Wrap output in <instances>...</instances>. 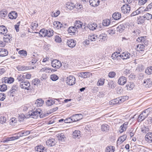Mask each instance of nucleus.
I'll use <instances>...</instances> for the list:
<instances>
[{
	"label": "nucleus",
	"instance_id": "obj_1",
	"mask_svg": "<svg viewBox=\"0 0 152 152\" xmlns=\"http://www.w3.org/2000/svg\"><path fill=\"white\" fill-rule=\"evenodd\" d=\"M127 98V97L126 96L120 97L110 101L109 104L110 105H115L117 104H120L124 102Z\"/></svg>",
	"mask_w": 152,
	"mask_h": 152
},
{
	"label": "nucleus",
	"instance_id": "obj_2",
	"mask_svg": "<svg viewBox=\"0 0 152 152\" xmlns=\"http://www.w3.org/2000/svg\"><path fill=\"white\" fill-rule=\"evenodd\" d=\"M41 110L40 109L38 108L35 110H33V111L29 113L30 116L33 118H37V117L39 115L40 117H41Z\"/></svg>",
	"mask_w": 152,
	"mask_h": 152
},
{
	"label": "nucleus",
	"instance_id": "obj_3",
	"mask_svg": "<svg viewBox=\"0 0 152 152\" xmlns=\"http://www.w3.org/2000/svg\"><path fill=\"white\" fill-rule=\"evenodd\" d=\"M149 113V108L143 111L138 117V121L140 122L144 120L148 116Z\"/></svg>",
	"mask_w": 152,
	"mask_h": 152
},
{
	"label": "nucleus",
	"instance_id": "obj_4",
	"mask_svg": "<svg viewBox=\"0 0 152 152\" xmlns=\"http://www.w3.org/2000/svg\"><path fill=\"white\" fill-rule=\"evenodd\" d=\"M30 85V83L28 81L21 82L20 84V86L21 88L27 90L31 89Z\"/></svg>",
	"mask_w": 152,
	"mask_h": 152
},
{
	"label": "nucleus",
	"instance_id": "obj_5",
	"mask_svg": "<svg viewBox=\"0 0 152 152\" xmlns=\"http://www.w3.org/2000/svg\"><path fill=\"white\" fill-rule=\"evenodd\" d=\"M66 83L68 85L72 86L75 83V78L73 76H69L67 78Z\"/></svg>",
	"mask_w": 152,
	"mask_h": 152
},
{
	"label": "nucleus",
	"instance_id": "obj_6",
	"mask_svg": "<svg viewBox=\"0 0 152 152\" xmlns=\"http://www.w3.org/2000/svg\"><path fill=\"white\" fill-rule=\"evenodd\" d=\"M51 65L53 68L55 69H58L61 66L62 64L60 61L55 59L52 61Z\"/></svg>",
	"mask_w": 152,
	"mask_h": 152
},
{
	"label": "nucleus",
	"instance_id": "obj_7",
	"mask_svg": "<svg viewBox=\"0 0 152 152\" xmlns=\"http://www.w3.org/2000/svg\"><path fill=\"white\" fill-rule=\"evenodd\" d=\"M121 9L122 12L125 14L129 13L130 10L131 8L129 5L126 4L123 5Z\"/></svg>",
	"mask_w": 152,
	"mask_h": 152
},
{
	"label": "nucleus",
	"instance_id": "obj_8",
	"mask_svg": "<svg viewBox=\"0 0 152 152\" xmlns=\"http://www.w3.org/2000/svg\"><path fill=\"white\" fill-rule=\"evenodd\" d=\"M53 24L54 27L57 29L62 27L65 28L66 26V24L61 23L60 22L58 21H55L54 22Z\"/></svg>",
	"mask_w": 152,
	"mask_h": 152
},
{
	"label": "nucleus",
	"instance_id": "obj_9",
	"mask_svg": "<svg viewBox=\"0 0 152 152\" xmlns=\"http://www.w3.org/2000/svg\"><path fill=\"white\" fill-rule=\"evenodd\" d=\"M82 118L83 115L81 114H76L71 116V118L73 122L78 121Z\"/></svg>",
	"mask_w": 152,
	"mask_h": 152
},
{
	"label": "nucleus",
	"instance_id": "obj_10",
	"mask_svg": "<svg viewBox=\"0 0 152 152\" xmlns=\"http://www.w3.org/2000/svg\"><path fill=\"white\" fill-rule=\"evenodd\" d=\"M66 44L69 47L72 48L75 46L76 41L72 39H70L67 40Z\"/></svg>",
	"mask_w": 152,
	"mask_h": 152
},
{
	"label": "nucleus",
	"instance_id": "obj_11",
	"mask_svg": "<svg viewBox=\"0 0 152 152\" xmlns=\"http://www.w3.org/2000/svg\"><path fill=\"white\" fill-rule=\"evenodd\" d=\"M56 143V141L53 138L49 139L46 142L47 145L49 147H52Z\"/></svg>",
	"mask_w": 152,
	"mask_h": 152
},
{
	"label": "nucleus",
	"instance_id": "obj_12",
	"mask_svg": "<svg viewBox=\"0 0 152 152\" xmlns=\"http://www.w3.org/2000/svg\"><path fill=\"white\" fill-rule=\"evenodd\" d=\"M128 122H126L120 126L119 131L120 133H121L126 130L128 127Z\"/></svg>",
	"mask_w": 152,
	"mask_h": 152
},
{
	"label": "nucleus",
	"instance_id": "obj_13",
	"mask_svg": "<svg viewBox=\"0 0 152 152\" xmlns=\"http://www.w3.org/2000/svg\"><path fill=\"white\" fill-rule=\"evenodd\" d=\"M128 122H126L120 126L119 131L120 133H121L126 130L128 127Z\"/></svg>",
	"mask_w": 152,
	"mask_h": 152
},
{
	"label": "nucleus",
	"instance_id": "obj_14",
	"mask_svg": "<svg viewBox=\"0 0 152 152\" xmlns=\"http://www.w3.org/2000/svg\"><path fill=\"white\" fill-rule=\"evenodd\" d=\"M143 86L146 88L150 87L152 85V81L150 78L144 80L143 83Z\"/></svg>",
	"mask_w": 152,
	"mask_h": 152
},
{
	"label": "nucleus",
	"instance_id": "obj_15",
	"mask_svg": "<svg viewBox=\"0 0 152 152\" xmlns=\"http://www.w3.org/2000/svg\"><path fill=\"white\" fill-rule=\"evenodd\" d=\"M126 78L124 76H121L118 79V83L119 85H123L126 83Z\"/></svg>",
	"mask_w": 152,
	"mask_h": 152
},
{
	"label": "nucleus",
	"instance_id": "obj_16",
	"mask_svg": "<svg viewBox=\"0 0 152 152\" xmlns=\"http://www.w3.org/2000/svg\"><path fill=\"white\" fill-rule=\"evenodd\" d=\"M145 140L148 142H152V133L148 132L145 136Z\"/></svg>",
	"mask_w": 152,
	"mask_h": 152
},
{
	"label": "nucleus",
	"instance_id": "obj_17",
	"mask_svg": "<svg viewBox=\"0 0 152 152\" xmlns=\"http://www.w3.org/2000/svg\"><path fill=\"white\" fill-rule=\"evenodd\" d=\"M90 5L93 7H97L99 4L100 1L99 0H89Z\"/></svg>",
	"mask_w": 152,
	"mask_h": 152
},
{
	"label": "nucleus",
	"instance_id": "obj_18",
	"mask_svg": "<svg viewBox=\"0 0 152 152\" xmlns=\"http://www.w3.org/2000/svg\"><path fill=\"white\" fill-rule=\"evenodd\" d=\"M130 55V54L128 52H124L121 54V58L123 59H126L129 58Z\"/></svg>",
	"mask_w": 152,
	"mask_h": 152
},
{
	"label": "nucleus",
	"instance_id": "obj_19",
	"mask_svg": "<svg viewBox=\"0 0 152 152\" xmlns=\"http://www.w3.org/2000/svg\"><path fill=\"white\" fill-rule=\"evenodd\" d=\"M91 75V74L88 72H82L80 73V76L85 78L90 77Z\"/></svg>",
	"mask_w": 152,
	"mask_h": 152
},
{
	"label": "nucleus",
	"instance_id": "obj_20",
	"mask_svg": "<svg viewBox=\"0 0 152 152\" xmlns=\"http://www.w3.org/2000/svg\"><path fill=\"white\" fill-rule=\"evenodd\" d=\"M127 135L126 134L124 135L119 137L117 141V143L121 144L124 142L126 139Z\"/></svg>",
	"mask_w": 152,
	"mask_h": 152
},
{
	"label": "nucleus",
	"instance_id": "obj_21",
	"mask_svg": "<svg viewBox=\"0 0 152 152\" xmlns=\"http://www.w3.org/2000/svg\"><path fill=\"white\" fill-rule=\"evenodd\" d=\"M45 147L41 145H39L35 147V152H43Z\"/></svg>",
	"mask_w": 152,
	"mask_h": 152
},
{
	"label": "nucleus",
	"instance_id": "obj_22",
	"mask_svg": "<svg viewBox=\"0 0 152 152\" xmlns=\"http://www.w3.org/2000/svg\"><path fill=\"white\" fill-rule=\"evenodd\" d=\"M120 54L119 53L115 52L112 54L111 57L114 60L116 59L118 60H119V59L120 60V58H121V54Z\"/></svg>",
	"mask_w": 152,
	"mask_h": 152
},
{
	"label": "nucleus",
	"instance_id": "obj_23",
	"mask_svg": "<svg viewBox=\"0 0 152 152\" xmlns=\"http://www.w3.org/2000/svg\"><path fill=\"white\" fill-rule=\"evenodd\" d=\"M83 25V23L80 20H76L74 23V26L77 29L81 28Z\"/></svg>",
	"mask_w": 152,
	"mask_h": 152
},
{
	"label": "nucleus",
	"instance_id": "obj_24",
	"mask_svg": "<svg viewBox=\"0 0 152 152\" xmlns=\"http://www.w3.org/2000/svg\"><path fill=\"white\" fill-rule=\"evenodd\" d=\"M8 54V52L6 49H0V56H5Z\"/></svg>",
	"mask_w": 152,
	"mask_h": 152
},
{
	"label": "nucleus",
	"instance_id": "obj_25",
	"mask_svg": "<svg viewBox=\"0 0 152 152\" xmlns=\"http://www.w3.org/2000/svg\"><path fill=\"white\" fill-rule=\"evenodd\" d=\"M97 26V24L95 23L89 24L87 26V27L91 30H94L96 29Z\"/></svg>",
	"mask_w": 152,
	"mask_h": 152
},
{
	"label": "nucleus",
	"instance_id": "obj_26",
	"mask_svg": "<svg viewBox=\"0 0 152 152\" xmlns=\"http://www.w3.org/2000/svg\"><path fill=\"white\" fill-rule=\"evenodd\" d=\"M7 30L6 28L4 26H0V34L5 35L7 32Z\"/></svg>",
	"mask_w": 152,
	"mask_h": 152
},
{
	"label": "nucleus",
	"instance_id": "obj_27",
	"mask_svg": "<svg viewBox=\"0 0 152 152\" xmlns=\"http://www.w3.org/2000/svg\"><path fill=\"white\" fill-rule=\"evenodd\" d=\"M9 18L11 19H15L17 17V14L15 12H10L8 15Z\"/></svg>",
	"mask_w": 152,
	"mask_h": 152
},
{
	"label": "nucleus",
	"instance_id": "obj_28",
	"mask_svg": "<svg viewBox=\"0 0 152 152\" xmlns=\"http://www.w3.org/2000/svg\"><path fill=\"white\" fill-rule=\"evenodd\" d=\"M58 140L61 142H64L66 139V137L64 134L63 133L58 134Z\"/></svg>",
	"mask_w": 152,
	"mask_h": 152
},
{
	"label": "nucleus",
	"instance_id": "obj_29",
	"mask_svg": "<svg viewBox=\"0 0 152 152\" xmlns=\"http://www.w3.org/2000/svg\"><path fill=\"white\" fill-rule=\"evenodd\" d=\"M112 16L115 20H117L121 18V15L119 12H115L113 14Z\"/></svg>",
	"mask_w": 152,
	"mask_h": 152
},
{
	"label": "nucleus",
	"instance_id": "obj_30",
	"mask_svg": "<svg viewBox=\"0 0 152 152\" xmlns=\"http://www.w3.org/2000/svg\"><path fill=\"white\" fill-rule=\"evenodd\" d=\"M107 35L105 34H102L99 35L98 38L99 41H104L106 39Z\"/></svg>",
	"mask_w": 152,
	"mask_h": 152
},
{
	"label": "nucleus",
	"instance_id": "obj_31",
	"mask_svg": "<svg viewBox=\"0 0 152 152\" xmlns=\"http://www.w3.org/2000/svg\"><path fill=\"white\" fill-rule=\"evenodd\" d=\"M73 138H79L80 137V131L79 130H75L72 134Z\"/></svg>",
	"mask_w": 152,
	"mask_h": 152
},
{
	"label": "nucleus",
	"instance_id": "obj_32",
	"mask_svg": "<svg viewBox=\"0 0 152 152\" xmlns=\"http://www.w3.org/2000/svg\"><path fill=\"white\" fill-rule=\"evenodd\" d=\"M146 37L145 36L140 37L137 39V40L138 42L144 43L145 45H147V44H145V43L147 41V40H146Z\"/></svg>",
	"mask_w": 152,
	"mask_h": 152
},
{
	"label": "nucleus",
	"instance_id": "obj_33",
	"mask_svg": "<svg viewBox=\"0 0 152 152\" xmlns=\"http://www.w3.org/2000/svg\"><path fill=\"white\" fill-rule=\"evenodd\" d=\"M66 7L70 10H72L75 7L74 4L72 2H67L66 3Z\"/></svg>",
	"mask_w": 152,
	"mask_h": 152
},
{
	"label": "nucleus",
	"instance_id": "obj_34",
	"mask_svg": "<svg viewBox=\"0 0 152 152\" xmlns=\"http://www.w3.org/2000/svg\"><path fill=\"white\" fill-rule=\"evenodd\" d=\"M105 80V79L103 78L99 79L97 83V85L98 86H103Z\"/></svg>",
	"mask_w": 152,
	"mask_h": 152
},
{
	"label": "nucleus",
	"instance_id": "obj_35",
	"mask_svg": "<svg viewBox=\"0 0 152 152\" xmlns=\"http://www.w3.org/2000/svg\"><path fill=\"white\" fill-rule=\"evenodd\" d=\"M115 149V147L112 146H107L106 148L105 152H114Z\"/></svg>",
	"mask_w": 152,
	"mask_h": 152
},
{
	"label": "nucleus",
	"instance_id": "obj_36",
	"mask_svg": "<svg viewBox=\"0 0 152 152\" xmlns=\"http://www.w3.org/2000/svg\"><path fill=\"white\" fill-rule=\"evenodd\" d=\"M77 29L74 26H71L69 27L68 30V31L69 33H73V34L76 32Z\"/></svg>",
	"mask_w": 152,
	"mask_h": 152
},
{
	"label": "nucleus",
	"instance_id": "obj_37",
	"mask_svg": "<svg viewBox=\"0 0 152 152\" xmlns=\"http://www.w3.org/2000/svg\"><path fill=\"white\" fill-rule=\"evenodd\" d=\"M47 30L45 29H42L39 33V35L42 37H45L46 36Z\"/></svg>",
	"mask_w": 152,
	"mask_h": 152
},
{
	"label": "nucleus",
	"instance_id": "obj_38",
	"mask_svg": "<svg viewBox=\"0 0 152 152\" xmlns=\"http://www.w3.org/2000/svg\"><path fill=\"white\" fill-rule=\"evenodd\" d=\"M98 36L95 34H93L91 35H89L88 36V39L89 41L92 42L95 41L97 39Z\"/></svg>",
	"mask_w": 152,
	"mask_h": 152
},
{
	"label": "nucleus",
	"instance_id": "obj_39",
	"mask_svg": "<svg viewBox=\"0 0 152 152\" xmlns=\"http://www.w3.org/2000/svg\"><path fill=\"white\" fill-rule=\"evenodd\" d=\"M17 69L18 71H21L27 70L28 69V68L27 66L20 65L17 67Z\"/></svg>",
	"mask_w": 152,
	"mask_h": 152
},
{
	"label": "nucleus",
	"instance_id": "obj_40",
	"mask_svg": "<svg viewBox=\"0 0 152 152\" xmlns=\"http://www.w3.org/2000/svg\"><path fill=\"white\" fill-rule=\"evenodd\" d=\"M136 49L139 51H143L144 49V46L143 44H139L137 45Z\"/></svg>",
	"mask_w": 152,
	"mask_h": 152
},
{
	"label": "nucleus",
	"instance_id": "obj_41",
	"mask_svg": "<svg viewBox=\"0 0 152 152\" xmlns=\"http://www.w3.org/2000/svg\"><path fill=\"white\" fill-rule=\"evenodd\" d=\"M18 139H19V137L17 136L7 137L5 140L3 141V142H5L8 141L14 140Z\"/></svg>",
	"mask_w": 152,
	"mask_h": 152
},
{
	"label": "nucleus",
	"instance_id": "obj_42",
	"mask_svg": "<svg viewBox=\"0 0 152 152\" xmlns=\"http://www.w3.org/2000/svg\"><path fill=\"white\" fill-rule=\"evenodd\" d=\"M109 126L107 124H103L101 126V129L102 131L106 132L109 130Z\"/></svg>",
	"mask_w": 152,
	"mask_h": 152
},
{
	"label": "nucleus",
	"instance_id": "obj_43",
	"mask_svg": "<svg viewBox=\"0 0 152 152\" xmlns=\"http://www.w3.org/2000/svg\"><path fill=\"white\" fill-rule=\"evenodd\" d=\"M134 86V85L133 83H129L126 86V87L128 90H132Z\"/></svg>",
	"mask_w": 152,
	"mask_h": 152
},
{
	"label": "nucleus",
	"instance_id": "obj_44",
	"mask_svg": "<svg viewBox=\"0 0 152 152\" xmlns=\"http://www.w3.org/2000/svg\"><path fill=\"white\" fill-rule=\"evenodd\" d=\"M19 90V88L18 86L16 85H13L12 87L11 90L10 92L11 94L12 93L15 91H18Z\"/></svg>",
	"mask_w": 152,
	"mask_h": 152
},
{
	"label": "nucleus",
	"instance_id": "obj_45",
	"mask_svg": "<svg viewBox=\"0 0 152 152\" xmlns=\"http://www.w3.org/2000/svg\"><path fill=\"white\" fill-rule=\"evenodd\" d=\"M125 26L123 24L118 26L117 28V30L118 31L122 32L125 29Z\"/></svg>",
	"mask_w": 152,
	"mask_h": 152
},
{
	"label": "nucleus",
	"instance_id": "obj_46",
	"mask_svg": "<svg viewBox=\"0 0 152 152\" xmlns=\"http://www.w3.org/2000/svg\"><path fill=\"white\" fill-rule=\"evenodd\" d=\"M44 103V101L41 99H38L35 102V104H37L38 106H42Z\"/></svg>",
	"mask_w": 152,
	"mask_h": 152
},
{
	"label": "nucleus",
	"instance_id": "obj_47",
	"mask_svg": "<svg viewBox=\"0 0 152 152\" xmlns=\"http://www.w3.org/2000/svg\"><path fill=\"white\" fill-rule=\"evenodd\" d=\"M38 60V58L37 56H35L34 55H33L32 57L31 64L32 65H34Z\"/></svg>",
	"mask_w": 152,
	"mask_h": 152
},
{
	"label": "nucleus",
	"instance_id": "obj_48",
	"mask_svg": "<svg viewBox=\"0 0 152 152\" xmlns=\"http://www.w3.org/2000/svg\"><path fill=\"white\" fill-rule=\"evenodd\" d=\"M143 17L145 19L149 20L152 18V15L149 13H146L144 15Z\"/></svg>",
	"mask_w": 152,
	"mask_h": 152
},
{
	"label": "nucleus",
	"instance_id": "obj_49",
	"mask_svg": "<svg viewBox=\"0 0 152 152\" xmlns=\"http://www.w3.org/2000/svg\"><path fill=\"white\" fill-rule=\"evenodd\" d=\"M4 40L5 42H9L10 41V39L11 38V37L10 36V35H4Z\"/></svg>",
	"mask_w": 152,
	"mask_h": 152
},
{
	"label": "nucleus",
	"instance_id": "obj_50",
	"mask_svg": "<svg viewBox=\"0 0 152 152\" xmlns=\"http://www.w3.org/2000/svg\"><path fill=\"white\" fill-rule=\"evenodd\" d=\"M25 76L24 75H19L17 77V79L19 82H24L25 79Z\"/></svg>",
	"mask_w": 152,
	"mask_h": 152
},
{
	"label": "nucleus",
	"instance_id": "obj_51",
	"mask_svg": "<svg viewBox=\"0 0 152 152\" xmlns=\"http://www.w3.org/2000/svg\"><path fill=\"white\" fill-rule=\"evenodd\" d=\"M7 14V11L5 10H2L0 11V16L2 18H4Z\"/></svg>",
	"mask_w": 152,
	"mask_h": 152
},
{
	"label": "nucleus",
	"instance_id": "obj_52",
	"mask_svg": "<svg viewBox=\"0 0 152 152\" xmlns=\"http://www.w3.org/2000/svg\"><path fill=\"white\" fill-rule=\"evenodd\" d=\"M145 72L148 75H150L152 74V66L147 68L145 70Z\"/></svg>",
	"mask_w": 152,
	"mask_h": 152
},
{
	"label": "nucleus",
	"instance_id": "obj_53",
	"mask_svg": "<svg viewBox=\"0 0 152 152\" xmlns=\"http://www.w3.org/2000/svg\"><path fill=\"white\" fill-rule=\"evenodd\" d=\"M7 89V86L4 84L0 85V91L3 92L6 91Z\"/></svg>",
	"mask_w": 152,
	"mask_h": 152
},
{
	"label": "nucleus",
	"instance_id": "obj_54",
	"mask_svg": "<svg viewBox=\"0 0 152 152\" xmlns=\"http://www.w3.org/2000/svg\"><path fill=\"white\" fill-rule=\"evenodd\" d=\"M53 31L52 29H50L48 30H47L46 36L50 37L53 35Z\"/></svg>",
	"mask_w": 152,
	"mask_h": 152
},
{
	"label": "nucleus",
	"instance_id": "obj_55",
	"mask_svg": "<svg viewBox=\"0 0 152 152\" xmlns=\"http://www.w3.org/2000/svg\"><path fill=\"white\" fill-rule=\"evenodd\" d=\"M110 21L109 19H105L102 22L103 25L104 26H107L110 24Z\"/></svg>",
	"mask_w": 152,
	"mask_h": 152
},
{
	"label": "nucleus",
	"instance_id": "obj_56",
	"mask_svg": "<svg viewBox=\"0 0 152 152\" xmlns=\"http://www.w3.org/2000/svg\"><path fill=\"white\" fill-rule=\"evenodd\" d=\"M38 24L36 23V21L32 22L31 25V28L33 29H35L38 26Z\"/></svg>",
	"mask_w": 152,
	"mask_h": 152
},
{
	"label": "nucleus",
	"instance_id": "obj_57",
	"mask_svg": "<svg viewBox=\"0 0 152 152\" xmlns=\"http://www.w3.org/2000/svg\"><path fill=\"white\" fill-rule=\"evenodd\" d=\"M140 8H139L136 11L133 12L131 15V16H134L140 13L141 11L140 10Z\"/></svg>",
	"mask_w": 152,
	"mask_h": 152
},
{
	"label": "nucleus",
	"instance_id": "obj_58",
	"mask_svg": "<svg viewBox=\"0 0 152 152\" xmlns=\"http://www.w3.org/2000/svg\"><path fill=\"white\" fill-rule=\"evenodd\" d=\"M58 78V77L55 74L52 75L50 76V79L53 81L57 80Z\"/></svg>",
	"mask_w": 152,
	"mask_h": 152
},
{
	"label": "nucleus",
	"instance_id": "obj_59",
	"mask_svg": "<svg viewBox=\"0 0 152 152\" xmlns=\"http://www.w3.org/2000/svg\"><path fill=\"white\" fill-rule=\"evenodd\" d=\"M141 129V132L144 133H146L147 132L149 131V129L147 127L145 126L142 127Z\"/></svg>",
	"mask_w": 152,
	"mask_h": 152
},
{
	"label": "nucleus",
	"instance_id": "obj_60",
	"mask_svg": "<svg viewBox=\"0 0 152 152\" xmlns=\"http://www.w3.org/2000/svg\"><path fill=\"white\" fill-rule=\"evenodd\" d=\"M54 103L52 100H48L46 102V104L48 106H50Z\"/></svg>",
	"mask_w": 152,
	"mask_h": 152
},
{
	"label": "nucleus",
	"instance_id": "obj_61",
	"mask_svg": "<svg viewBox=\"0 0 152 152\" xmlns=\"http://www.w3.org/2000/svg\"><path fill=\"white\" fill-rule=\"evenodd\" d=\"M19 53L22 56H26L27 55V52L26 51L24 50H21L19 51Z\"/></svg>",
	"mask_w": 152,
	"mask_h": 152
},
{
	"label": "nucleus",
	"instance_id": "obj_62",
	"mask_svg": "<svg viewBox=\"0 0 152 152\" xmlns=\"http://www.w3.org/2000/svg\"><path fill=\"white\" fill-rule=\"evenodd\" d=\"M6 121V118L4 116L0 117V123L1 124H3L5 123Z\"/></svg>",
	"mask_w": 152,
	"mask_h": 152
},
{
	"label": "nucleus",
	"instance_id": "obj_63",
	"mask_svg": "<svg viewBox=\"0 0 152 152\" xmlns=\"http://www.w3.org/2000/svg\"><path fill=\"white\" fill-rule=\"evenodd\" d=\"M108 87L111 88L115 87V84H114L113 81H110L108 82Z\"/></svg>",
	"mask_w": 152,
	"mask_h": 152
},
{
	"label": "nucleus",
	"instance_id": "obj_64",
	"mask_svg": "<svg viewBox=\"0 0 152 152\" xmlns=\"http://www.w3.org/2000/svg\"><path fill=\"white\" fill-rule=\"evenodd\" d=\"M116 75V73L115 72H110L108 74V76L110 78L114 77Z\"/></svg>",
	"mask_w": 152,
	"mask_h": 152
}]
</instances>
